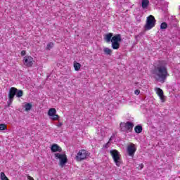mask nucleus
<instances>
[{"instance_id":"obj_1","label":"nucleus","mask_w":180,"mask_h":180,"mask_svg":"<svg viewBox=\"0 0 180 180\" xmlns=\"http://www.w3.org/2000/svg\"><path fill=\"white\" fill-rule=\"evenodd\" d=\"M153 75L156 81L162 83L165 82V79H167V77L169 75L165 60H160L155 65Z\"/></svg>"},{"instance_id":"obj_2","label":"nucleus","mask_w":180,"mask_h":180,"mask_svg":"<svg viewBox=\"0 0 180 180\" xmlns=\"http://www.w3.org/2000/svg\"><path fill=\"white\" fill-rule=\"evenodd\" d=\"M113 34L108 33L105 37V40L107 43H110L111 41L112 43V47L113 50H119L120 47V41H122V37L120 34H116L114 37Z\"/></svg>"},{"instance_id":"obj_3","label":"nucleus","mask_w":180,"mask_h":180,"mask_svg":"<svg viewBox=\"0 0 180 180\" xmlns=\"http://www.w3.org/2000/svg\"><path fill=\"white\" fill-rule=\"evenodd\" d=\"M110 154L112 156V158L117 167H120L122 164V158H120V153L117 150L113 149L110 150Z\"/></svg>"},{"instance_id":"obj_4","label":"nucleus","mask_w":180,"mask_h":180,"mask_svg":"<svg viewBox=\"0 0 180 180\" xmlns=\"http://www.w3.org/2000/svg\"><path fill=\"white\" fill-rule=\"evenodd\" d=\"M156 22L157 20H155V18H154L152 15L148 16L146 18V22L144 26L145 30H151L153 27H155Z\"/></svg>"},{"instance_id":"obj_5","label":"nucleus","mask_w":180,"mask_h":180,"mask_svg":"<svg viewBox=\"0 0 180 180\" xmlns=\"http://www.w3.org/2000/svg\"><path fill=\"white\" fill-rule=\"evenodd\" d=\"M89 155V153L88 151H86L84 149H82V150H79V152L77 153V154L75 158L76 161L79 162L81 161H84V160H86V158Z\"/></svg>"},{"instance_id":"obj_6","label":"nucleus","mask_w":180,"mask_h":180,"mask_svg":"<svg viewBox=\"0 0 180 180\" xmlns=\"http://www.w3.org/2000/svg\"><path fill=\"white\" fill-rule=\"evenodd\" d=\"M16 92H18L17 88L15 87L10 88L8 91V101H7L8 108L13 103V99H15V96L16 95Z\"/></svg>"},{"instance_id":"obj_7","label":"nucleus","mask_w":180,"mask_h":180,"mask_svg":"<svg viewBox=\"0 0 180 180\" xmlns=\"http://www.w3.org/2000/svg\"><path fill=\"white\" fill-rule=\"evenodd\" d=\"M55 157L57 160H60L59 165L62 167L68 162V158L65 154L55 153Z\"/></svg>"},{"instance_id":"obj_8","label":"nucleus","mask_w":180,"mask_h":180,"mask_svg":"<svg viewBox=\"0 0 180 180\" xmlns=\"http://www.w3.org/2000/svg\"><path fill=\"white\" fill-rule=\"evenodd\" d=\"M136 151H137V148H136V145L133 143H130L127 147V153L129 157H134Z\"/></svg>"},{"instance_id":"obj_9","label":"nucleus","mask_w":180,"mask_h":180,"mask_svg":"<svg viewBox=\"0 0 180 180\" xmlns=\"http://www.w3.org/2000/svg\"><path fill=\"white\" fill-rule=\"evenodd\" d=\"M120 127L122 131H130L131 130H133V127H134V124L130 122H127L126 123L122 122L120 124Z\"/></svg>"},{"instance_id":"obj_10","label":"nucleus","mask_w":180,"mask_h":180,"mask_svg":"<svg viewBox=\"0 0 180 180\" xmlns=\"http://www.w3.org/2000/svg\"><path fill=\"white\" fill-rule=\"evenodd\" d=\"M48 115L51 120L56 121L60 119V115H57L56 108H50L48 112Z\"/></svg>"},{"instance_id":"obj_11","label":"nucleus","mask_w":180,"mask_h":180,"mask_svg":"<svg viewBox=\"0 0 180 180\" xmlns=\"http://www.w3.org/2000/svg\"><path fill=\"white\" fill-rule=\"evenodd\" d=\"M24 65L26 67H33V58L30 56H25L23 59Z\"/></svg>"},{"instance_id":"obj_12","label":"nucleus","mask_w":180,"mask_h":180,"mask_svg":"<svg viewBox=\"0 0 180 180\" xmlns=\"http://www.w3.org/2000/svg\"><path fill=\"white\" fill-rule=\"evenodd\" d=\"M105 131H106L105 127L98 128V137H100V140H103V139H105V136H106Z\"/></svg>"},{"instance_id":"obj_13","label":"nucleus","mask_w":180,"mask_h":180,"mask_svg":"<svg viewBox=\"0 0 180 180\" xmlns=\"http://www.w3.org/2000/svg\"><path fill=\"white\" fill-rule=\"evenodd\" d=\"M51 151H52V153H61L63 151V148H61V147L58 144L53 143L51 147Z\"/></svg>"},{"instance_id":"obj_14","label":"nucleus","mask_w":180,"mask_h":180,"mask_svg":"<svg viewBox=\"0 0 180 180\" xmlns=\"http://www.w3.org/2000/svg\"><path fill=\"white\" fill-rule=\"evenodd\" d=\"M148 5H150V1L142 0L141 6L143 9H147V8H148Z\"/></svg>"},{"instance_id":"obj_15","label":"nucleus","mask_w":180,"mask_h":180,"mask_svg":"<svg viewBox=\"0 0 180 180\" xmlns=\"http://www.w3.org/2000/svg\"><path fill=\"white\" fill-rule=\"evenodd\" d=\"M73 67L75 68V71H79V70H81V65L77 61H74Z\"/></svg>"},{"instance_id":"obj_16","label":"nucleus","mask_w":180,"mask_h":180,"mask_svg":"<svg viewBox=\"0 0 180 180\" xmlns=\"http://www.w3.org/2000/svg\"><path fill=\"white\" fill-rule=\"evenodd\" d=\"M103 53L106 54V56H112V49L105 47L103 48Z\"/></svg>"},{"instance_id":"obj_17","label":"nucleus","mask_w":180,"mask_h":180,"mask_svg":"<svg viewBox=\"0 0 180 180\" xmlns=\"http://www.w3.org/2000/svg\"><path fill=\"white\" fill-rule=\"evenodd\" d=\"M155 91L158 96H162V95H164V91H162V89L158 87L155 88Z\"/></svg>"},{"instance_id":"obj_18","label":"nucleus","mask_w":180,"mask_h":180,"mask_svg":"<svg viewBox=\"0 0 180 180\" xmlns=\"http://www.w3.org/2000/svg\"><path fill=\"white\" fill-rule=\"evenodd\" d=\"M141 131H143V127L140 126V125H137L136 127H135V132L136 133H141Z\"/></svg>"},{"instance_id":"obj_19","label":"nucleus","mask_w":180,"mask_h":180,"mask_svg":"<svg viewBox=\"0 0 180 180\" xmlns=\"http://www.w3.org/2000/svg\"><path fill=\"white\" fill-rule=\"evenodd\" d=\"M15 96H17V98H22V96H23V91L17 89Z\"/></svg>"},{"instance_id":"obj_20","label":"nucleus","mask_w":180,"mask_h":180,"mask_svg":"<svg viewBox=\"0 0 180 180\" xmlns=\"http://www.w3.org/2000/svg\"><path fill=\"white\" fill-rule=\"evenodd\" d=\"M54 47V43L50 42L46 45V50H51Z\"/></svg>"},{"instance_id":"obj_21","label":"nucleus","mask_w":180,"mask_h":180,"mask_svg":"<svg viewBox=\"0 0 180 180\" xmlns=\"http://www.w3.org/2000/svg\"><path fill=\"white\" fill-rule=\"evenodd\" d=\"M30 109H32V104L30 103L25 104V110H26V112H29V110H30Z\"/></svg>"},{"instance_id":"obj_22","label":"nucleus","mask_w":180,"mask_h":180,"mask_svg":"<svg viewBox=\"0 0 180 180\" xmlns=\"http://www.w3.org/2000/svg\"><path fill=\"white\" fill-rule=\"evenodd\" d=\"M1 180H9V179H8V177L6 176V175H5L4 172H1Z\"/></svg>"},{"instance_id":"obj_23","label":"nucleus","mask_w":180,"mask_h":180,"mask_svg":"<svg viewBox=\"0 0 180 180\" xmlns=\"http://www.w3.org/2000/svg\"><path fill=\"white\" fill-rule=\"evenodd\" d=\"M167 27H168V25L167 24V22H162L161 25H160V29L162 30H164L165 29H167Z\"/></svg>"},{"instance_id":"obj_24","label":"nucleus","mask_w":180,"mask_h":180,"mask_svg":"<svg viewBox=\"0 0 180 180\" xmlns=\"http://www.w3.org/2000/svg\"><path fill=\"white\" fill-rule=\"evenodd\" d=\"M110 141H112V136L110 138L109 141L103 146V148H109V144H110Z\"/></svg>"},{"instance_id":"obj_25","label":"nucleus","mask_w":180,"mask_h":180,"mask_svg":"<svg viewBox=\"0 0 180 180\" xmlns=\"http://www.w3.org/2000/svg\"><path fill=\"white\" fill-rule=\"evenodd\" d=\"M6 124H0V130H6Z\"/></svg>"},{"instance_id":"obj_26","label":"nucleus","mask_w":180,"mask_h":180,"mask_svg":"<svg viewBox=\"0 0 180 180\" xmlns=\"http://www.w3.org/2000/svg\"><path fill=\"white\" fill-rule=\"evenodd\" d=\"M159 98H160L162 103L165 102V96H164V94L162 95V96H160Z\"/></svg>"},{"instance_id":"obj_27","label":"nucleus","mask_w":180,"mask_h":180,"mask_svg":"<svg viewBox=\"0 0 180 180\" xmlns=\"http://www.w3.org/2000/svg\"><path fill=\"white\" fill-rule=\"evenodd\" d=\"M137 168H138V169H142L143 168H144V165L143 163H141L139 165V167Z\"/></svg>"},{"instance_id":"obj_28","label":"nucleus","mask_w":180,"mask_h":180,"mask_svg":"<svg viewBox=\"0 0 180 180\" xmlns=\"http://www.w3.org/2000/svg\"><path fill=\"white\" fill-rule=\"evenodd\" d=\"M134 94H135V95H140V90H139V89L135 90Z\"/></svg>"},{"instance_id":"obj_29","label":"nucleus","mask_w":180,"mask_h":180,"mask_svg":"<svg viewBox=\"0 0 180 180\" xmlns=\"http://www.w3.org/2000/svg\"><path fill=\"white\" fill-rule=\"evenodd\" d=\"M63 122H59L58 123V124H57V127H61V126H63Z\"/></svg>"},{"instance_id":"obj_30","label":"nucleus","mask_w":180,"mask_h":180,"mask_svg":"<svg viewBox=\"0 0 180 180\" xmlns=\"http://www.w3.org/2000/svg\"><path fill=\"white\" fill-rule=\"evenodd\" d=\"M21 56H26V51H22Z\"/></svg>"},{"instance_id":"obj_31","label":"nucleus","mask_w":180,"mask_h":180,"mask_svg":"<svg viewBox=\"0 0 180 180\" xmlns=\"http://www.w3.org/2000/svg\"><path fill=\"white\" fill-rule=\"evenodd\" d=\"M27 179H29V180H34V179L33 177H32L31 176H27Z\"/></svg>"}]
</instances>
